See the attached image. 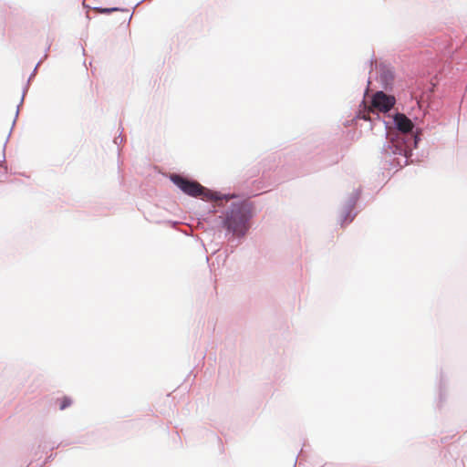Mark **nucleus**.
I'll return each mask as SVG.
<instances>
[{
  "label": "nucleus",
  "instance_id": "f03ea898",
  "mask_svg": "<svg viewBox=\"0 0 467 467\" xmlns=\"http://www.w3.org/2000/svg\"><path fill=\"white\" fill-rule=\"evenodd\" d=\"M246 217L241 208L232 210L226 216L224 225L236 235L244 234L247 230Z\"/></svg>",
  "mask_w": 467,
  "mask_h": 467
},
{
  "label": "nucleus",
  "instance_id": "20e7f679",
  "mask_svg": "<svg viewBox=\"0 0 467 467\" xmlns=\"http://www.w3.org/2000/svg\"><path fill=\"white\" fill-rule=\"evenodd\" d=\"M395 124L398 130L403 133H408L412 130V121L404 114L397 113L394 117Z\"/></svg>",
  "mask_w": 467,
  "mask_h": 467
},
{
  "label": "nucleus",
  "instance_id": "39448f33",
  "mask_svg": "<svg viewBox=\"0 0 467 467\" xmlns=\"http://www.w3.org/2000/svg\"><path fill=\"white\" fill-rule=\"evenodd\" d=\"M58 401L60 410H65L72 404V400L68 397H63L62 399L58 400Z\"/></svg>",
  "mask_w": 467,
  "mask_h": 467
},
{
  "label": "nucleus",
  "instance_id": "f257e3e1",
  "mask_svg": "<svg viewBox=\"0 0 467 467\" xmlns=\"http://www.w3.org/2000/svg\"><path fill=\"white\" fill-rule=\"evenodd\" d=\"M171 180L184 193L190 196L201 197L202 200H213L214 198V194L198 182L188 180L178 174H172Z\"/></svg>",
  "mask_w": 467,
  "mask_h": 467
},
{
  "label": "nucleus",
  "instance_id": "7ed1b4c3",
  "mask_svg": "<svg viewBox=\"0 0 467 467\" xmlns=\"http://www.w3.org/2000/svg\"><path fill=\"white\" fill-rule=\"evenodd\" d=\"M395 104V98L385 94L383 91H378L372 98V109L380 112H388Z\"/></svg>",
  "mask_w": 467,
  "mask_h": 467
}]
</instances>
